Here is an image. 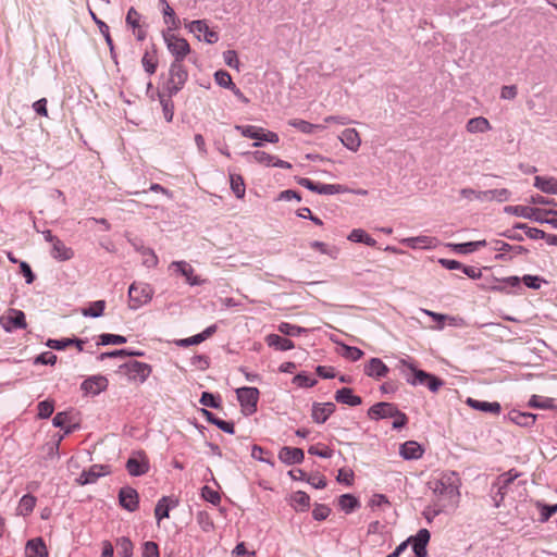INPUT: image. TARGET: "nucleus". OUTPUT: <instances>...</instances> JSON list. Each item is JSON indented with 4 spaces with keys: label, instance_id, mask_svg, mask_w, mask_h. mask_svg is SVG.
Returning a JSON list of instances; mask_svg holds the SVG:
<instances>
[{
    "label": "nucleus",
    "instance_id": "nucleus-41",
    "mask_svg": "<svg viewBox=\"0 0 557 557\" xmlns=\"http://www.w3.org/2000/svg\"><path fill=\"white\" fill-rule=\"evenodd\" d=\"M163 4L164 23L170 26V30H175L180 27V20L176 17L174 10L170 7L166 0H160Z\"/></svg>",
    "mask_w": 557,
    "mask_h": 557
},
{
    "label": "nucleus",
    "instance_id": "nucleus-17",
    "mask_svg": "<svg viewBox=\"0 0 557 557\" xmlns=\"http://www.w3.org/2000/svg\"><path fill=\"white\" fill-rule=\"evenodd\" d=\"M120 505L126 510L133 512L138 508V493L135 488L125 486L119 493Z\"/></svg>",
    "mask_w": 557,
    "mask_h": 557
},
{
    "label": "nucleus",
    "instance_id": "nucleus-49",
    "mask_svg": "<svg viewBox=\"0 0 557 557\" xmlns=\"http://www.w3.org/2000/svg\"><path fill=\"white\" fill-rule=\"evenodd\" d=\"M277 330H278V332H281L282 334L287 335V336H298V335L307 332L306 329L298 326V325L287 323V322H282L277 326Z\"/></svg>",
    "mask_w": 557,
    "mask_h": 557
},
{
    "label": "nucleus",
    "instance_id": "nucleus-16",
    "mask_svg": "<svg viewBox=\"0 0 557 557\" xmlns=\"http://www.w3.org/2000/svg\"><path fill=\"white\" fill-rule=\"evenodd\" d=\"M81 387L86 394L98 395L107 389L108 380L103 375H94L86 379Z\"/></svg>",
    "mask_w": 557,
    "mask_h": 557
},
{
    "label": "nucleus",
    "instance_id": "nucleus-28",
    "mask_svg": "<svg viewBox=\"0 0 557 557\" xmlns=\"http://www.w3.org/2000/svg\"><path fill=\"white\" fill-rule=\"evenodd\" d=\"M107 473H108V471H106L104 466L94 465L89 468V470L84 471L81 474L79 483L82 485L95 483L98 478H100Z\"/></svg>",
    "mask_w": 557,
    "mask_h": 557
},
{
    "label": "nucleus",
    "instance_id": "nucleus-10",
    "mask_svg": "<svg viewBox=\"0 0 557 557\" xmlns=\"http://www.w3.org/2000/svg\"><path fill=\"white\" fill-rule=\"evenodd\" d=\"M298 184L320 195H335L348 191V189L343 185L314 183L306 177L299 178Z\"/></svg>",
    "mask_w": 557,
    "mask_h": 557
},
{
    "label": "nucleus",
    "instance_id": "nucleus-12",
    "mask_svg": "<svg viewBox=\"0 0 557 557\" xmlns=\"http://www.w3.org/2000/svg\"><path fill=\"white\" fill-rule=\"evenodd\" d=\"M169 269L173 270L175 274L184 276L186 282L191 286H198L205 283V280L194 274L195 270L187 261H173L169 265Z\"/></svg>",
    "mask_w": 557,
    "mask_h": 557
},
{
    "label": "nucleus",
    "instance_id": "nucleus-11",
    "mask_svg": "<svg viewBox=\"0 0 557 557\" xmlns=\"http://www.w3.org/2000/svg\"><path fill=\"white\" fill-rule=\"evenodd\" d=\"M0 324L8 332L27 326L24 312L17 309H9L5 314L0 317Z\"/></svg>",
    "mask_w": 557,
    "mask_h": 557
},
{
    "label": "nucleus",
    "instance_id": "nucleus-60",
    "mask_svg": "<svg viewBox=\"0 0 557 557\" xmlns=\"http://www.w3.org/2000/svg\"><path fill=\"white\" fill-rule=\"evenodd\" d=\"M445 509L446 507L435 503L434 506H429L424 509L423 516L429 522H431L436 516H438Z\"/></svg>",
    "mask_w": 557,
    "mask_h": 557
},
{
    "label": "nucleus",
    "instance_id": "nucleus-55",
    "mask_svg": "<svg viewBox=\"0 0 557 557\" xmlns=\"http://www.w3.org/2000/svg\"><path fill=\"white\" fill-rule=\"evenodd\" d=\"M141 255H143V263H144V265H146L148 268H153V267H156L158 264V257L153 252V250H151L149 248H143L141 249Z\"/></svg>",
    "mask_w": 557,
    "mask_h": 557
},
{
    "label": "nucleus",
    "instance_id": "nucleus-5",
    "mask_svg": "<svg viewBox=\"0 0 557 557\" xmlns=\"http://www.w3.org/2000/svg\"><path fill=\"white\" fill-rule=\"evenodd\" d=\"M189 33L194 34L198 40L203 39L207 44H215L219 40V34L210 29L206 20H196L185 24Z\"/></svg>",
    "mask_w": 557,
    "mask_h": 557
},
{
    "label": "nucleus",
    "instance_id": "nucleus-58",
    "mask_svg": "<svg viewBox=\"0 0 557 557\" xmlns=\"http://www.w3.org/2000/svg\"><path fill=\"white\" fill-rule=\"evenodd\" d=\"M343 349H344V351L342 354L343 357H345L351 361H357L363 356V351L357 347L343 345Z\"/></svg>",
    "mask_w": 557,
    "mask_h": 557
},
{
    "label": "nucleus",
    "instance_id": "nucleus-46",
    "mask_svg": "<svg viewBox=\"0 0 557 557\" xmlns=\"http://www.w3.org/2000/svg\"><path fill=\"white\" fill-rule=\"evenodd\" d=\"M311 248L320 251L321 253L330 256L332 259H336L339 255V249L335 246L329 247L325 243L314 240L310 244Z\"/></svg>",
    "mask_w": 557,
    "mask_h": 557
},
{
    "label": "nucleus",
    "instance_id": "nucleus-32",
    "mask_svg": "<svg viewBox=\"0 0 557 557\" xmlns=\"http://www.w3.org/2000/svg\"><path fill=\"white\" fill-rule=\"evenodd\" d=\"M401 243L409 248H433L435 246V239L429 236H417L401 239Z\"/></svg>",
    "mask_w": 557,
    "mask_h": 557
},
{
    "label": "nucleus",
    "instance_id": "nucleus-61",
    "mask_svg": "<svg viewBox=\"0 0 557 557\" xmlns=\"http://www.w3.org/2000/svg\"><path fill=\"white\" fill-rule=\"evenodd\" d=\"M200 404L206 407H210V408H219L220 407V403L215 398V396L208 392L202 393V395L200 397Z\"/></svg>",
    "mask_w": 557,
    "mask_h": 557
},
{
    "label": "nucleus",
    "instance_id": "nucleus-47",
    "mask_svg": "<svg viewBox=\"0 0 557 557\" xmlns=\"http://www.w3.org/2000/svg\"><path fill=\"white\" fill-rule=\"evenodd\" d=\"M117 553L121 557H132L133 556V543L128 537H120L116 541Z\"/></svg>",
    "mask_w": 557,
    "mask_h": 557
},
{
    "label": "nucleus",
    "instance_id": "nucleus-48",
    "mask_svg": "<svg viewBox=\"0 0 557 557\" xmlns=\"http://www.w3.org/2000/svg\"><path fill=\"white\" fill-rule=\"evenodd\" d=\"M169 498L166 496H163L161 499L158 500L156 508H154V516L158 521V523L163 519L169 517L170 506L168 504Z\"/></svg>",
    "mask_w": 557,
    "mask_h": 557
},
{
    "label": "nucleus",
    "instance_id": "nucleus-43",
    "mask_svg": "<svg viewBox=\"0 0 557 557\" xmlns=\"http://www.w3.org/2000/svg\"><path fill=\"white\" fill-rule=\"evenodd\" d=\"M486 245V240H476V242H468L462 244H449L450 247L454 248L455 251L459 253H470L476 250L480 247H484Z\"/></svg>",
    "mask_w": 557,
    "mask_h": 557
},
{
    "label": "nucleus",
    "instance_id": "nucleus-2",
    "mask_svg": "<svg viewBox=\"0 0 557 557\" xmlns=\"http://www.w3.org/2000/svg\"><path fill=\"white\" fill-rule=\"evenodd\" d=\"M188 77V73L182 62H172L169 72V78L164 84L163 88L171 97L177 94L185 85Z\"/></svg>",
    "mask_w": 557,
    "mask_h": 557
},
{
    "label": "nucleus",
    "instance_id": "nucleus-1",
    "mask_svg": "<svg viewBox=\"0 0 557 557\" xmlns=\"http://www.w3.org/2000/svg\"><path fill=\"white\" fill-rule=\"evenodd\" d=\"M460 478L454 471L441 473L429 482L435 503L446 507L456 508L460 498Z\"/></svg>",
    "mask_w": 557,
    "mask_h": 557
},
{
    "label": "nucleus",
    "instance_id": "nucleus-33",
    "mask_svg": "<svg viewBox=\"0 0 557 557\" xmlns=\"http://www.w3.org/2000/svg\"><path fill=\"white\" fill-rule=\"evenodd\" d=\"M51 256L60 261H66L73 258L74 252L62 240L58 239L52 244Z\"/></svg>",
    "mask_w": 557,
    "mask_h": 557
},
{
    "label": "nucleus",
    "instance_id": "nucleus-54",
    "mask_svg": "<svg viewBox=\"0 0 557 557\" xmlns=\"http://www.w3.org/2000/svg\"><path fill=\"white\" fill-rule=\"evenodd\" d=\"M536 507L541 510V521H547L554 513L557 512V504L556 505H546L541 502H536Z\"/></svg>",
    "mask_w": 557,
    "mask_h": 557
},
{
    "label": "nucleus",
    "instance_id": "nucleus-13",
    "mask_svg": "<svg viewBox=\"0 0 557 557\" xmlns=\"http://www.w3.org/2000/svg\"><path fill=\"white\" fill-rule=\"evenodd\" d=\"M244 154L249 156L256 163H259L264 166L292 169V164L289 162L281 160L277 157L270 154L265 151L256 150L253 152H245Z\"/></svg>",
    "mask_w": 557,
    "mask_h": 557
},
{
    "label": "nucleus",
    "instance_id": "nucleus-19",
    "mask_svg": "<svg viewBox=\"0 0 557 557\" xmlns=\"http://www.w3.org/2000/svg\"><path fill=\"white\" fill-rule=\"evenodd\" d=\"M305 454L301 448L284 446L278 451V459L285 465H296L304 461Z\"/></svg>",
    "mask_w": 557,
    "mask_h": 557
},
{
    "label": "nucleus",
    "instance_id": "nucleus-51",
    "mask_svg": "<svg viewBox=\"0 0 557 557\" xmlns=\"http://www.w3.org/2000/svg\"><path fill=\"white\" fill-rule=\"evenodd\" d=\"M231 188L235 196L242 199L245 196V183L242 176L231 175Z\"/></svg>",
    "mask_w": 557,
    "mask_h": 557
},
{
    "label": "nucleus",
    "instance_id": "nucleus-14",
    "mask_svg": "<svg viewBox=\"0 0 557 557\" xmlns=\"http://www.w3.org/2000/svg\"><path fill=\"white\" fill-rule=\"evenodd\" d=\"M504 211L508 214L533 220L540 223L544 222L542 211L537 208H532L528 206H507L504 208Z\"/></svg>",
    "mask_w": 557,
    "mask_h": 557
},
{
    "label": "nucleus",
    "instance_id": "nucleus-44",
    "mask_svg": "<svg viewBox=\"0 0 557 557\" xmlns=\"http://www.w3.org/2000/svg\"><path fill=\"white\" fill-rule=\"evenodd\" d=\"M360 506L359 500L351 494H344L339 497V507L346 513H350Z\"/></svg>",
    "mask_w": 557,
    "mask_h": 557
},
{
    "label": "nucleus",
    "instance_id": "nucleus-57",
    "mask_svg": "<svg viewBox=\"0 0 557 557\" xmlns=\"http://www.w3.org/2000/svg\"><path fill=\"white\" fill-rule=\"evenodd\" d=\"M223 59H224V62L227 66L232 67V69H236L238 70L239 69V60H238V55L236 53L235 50H226L223 52Z\"/></svg>",
    "mask_w": 557,
    "mask_h": 557
},
{
    "label": "nucleus",
    "instance_id": "nucleus-22",
    "mask_svg": "<svg viewBox=\"0 0 557 557\" xmlns=\"http://www.w3.org/2000/svg\"><path fill=\"white\" fill-rule=\"evenodd\" d=\"M388 371V367L380 358L370 359L364 367V373L374 379L386 376Z\"/></svg>",
    "mask_w": 557,
    "mask_h": 557
},
{
    "label": "nucleus",
    "instance_id": "nucleus-18",
    "mask_svg": "<svg viewBox=\"0 0 557 557\" xmlns=\"http://www.w3.org/2000/svg\"><path fill=\"white\" fill-rule=\"evenodd\" d=\"M430 532L426 529H420L414 536H411L412 549L417 557H426V545L430 541Z\"/></svg>",
    "mask_w": 557,
    "mask_h": 557
},
{
    "label": "nucleus",
    "instance_id": "nucleus-31",
    "mask_svg": "<svg viewBox=\"0 0 557 557\" xmlns=\"http://www.w3.org/2000/svg\"><path fill=\"white\" fill-rule=\"evenodd\" d=\"M265 343L270 347H273L276 350H281V351L289 350L295 347L294 343L290 339L282 337L277 334H269L265 337Z\"/></svg>",
    "mask_w": 557,
    "mask_h": 557
},
{
    "label": "nucleus",
    "instance_id": "nucleus-27",
    "mask_svg": "<svg viewBox=\"0 0 557 557\" xmlns=\"http://www.w3.org/2000/svg\"><path fill=\"white\" fill-rule=\"evenodd\" d=\"M335 400L341 404L348 406H359L362 400L361 397L354 395L352 389L349 387H343L335 393Z\"/></svg>",
    "mask_w": 557,
    "mask_h": 557
},
{
    "label": "nucleus",
    "instance_id": "nucleus-56",
    "mask_svg": "<svg viewBox=\"0 0 557 557\" xmlns=\"http://www.w3.org/2000/svg\"><path fill=\"white\" fill-rule=\"evenodd\" d=\"M201 496L207 502H209V503H211L213 505L219 504L220 500H221L220 494L216 491L212 490L211 487H209L207 485L201 488Z\"/></svg>",
    "mask_w": 557,
    "mask_h": 557
},
{
    "label": "nucleus",
    "instance_id": "nucleus-21",
    "mask_svg": "<svg viewBox=\"0 0 557 557\" xmlns=\"http://www.w3.org/2000/svg\"><path fill=\"white\" fill-rule=\"evenodd\" d=\"M338 139L350 151L357 152L361 146V137L355 128H346Z\"/></svg>",
    "mask_w": 557,
    "mask_h": 557
},
{
    "label": "nucleus",
    "instance_id": "nucleus-62",
    "mask_svg": "<svg viewBox=\"0 0 557 557\" xmlns=\"http://www.w3.org/2000/svg\"><path fill=\"white\" fill-rule=\"evenodd\" d=\"M57 362V356L51 351H45L36 357L35 363L53 366Z\"/></svg>",
    "mask_w": 557,
    "mask_h": 557
},
{
    "label": "nucleus",
    "instance_id": "nucleus-64",
    "mask_svg": "<svg viewBox=\"0 0 557 557\" xmlns=\"http://www.w3.org/2000/svg\"><path fill=\"white\" fill-rule=\"evenodd\" d=\"M143 557H159V548L154 542H146L144 544Z\"/></svg>",
    "mask_w": 557,
    "mask_h": 557
},
{
    "label": "nucleus",
    "instance_id": "nucleus-39",
    "mask_svg": "<svg viewBox=\"0 0 557 557\" xmlns=\"http://www.w3.org/2000/svg\"><path fill=\"white\" fill-rule=\"evenodd\" d=\"M202 414L206 417L208 422L216 425L220 430H222L228 434L234 433V423L233 422L221 420L207 409H202Z\"/></svg>",
    "mask_w": 557,
    "mask_h": 557
},
{
    "label": "nucleus",
    "instance_id": "nucleus-52",
    "mask_svg": "<svg viewBox=\"0 0 557 557\" xmlns=\"http://www.w3.org/2000/svg\"><path fill=\"white\" fill-rule=\"evenodd\" d=\"M459 193L463 199H467L469 201L476 200L480 202H484V196H483L484 190H474L472 188H462Z\"/></svg>",
    "mask_w": 557,
    "mask_h": 557
},
{
    "label": "nucleus",
    "instance_id": "nucleus-45",
    "mask_svg": "<svg viewBox=\"0 0 557 557\" xmlns=\"http://www.w3.org/2000/svg\"><path fill=\"white\" fill-rule=\"evenodd\" d=\"M104 308L106 301L97 300L94 301L88 308L83 309L82 313L85 317L99 318L103 314Z\"/></svg>",
    "mask_w": 557,
    "mask_h": 557
},
{
    "label": "nucleus",
    "instance_id": "nucleus-6",
    "mask_svg": "<svg viewBox=\"0 0 557 557\" xmlns=\"http://www.w3.org/2000/svg\"><path fill=\"white\" fill-rule=\"evenodd\" d=\"M236 396L245 414H252L257 410L259 391L256 387H239Z\"/></svg>",
    "mask_w": 557,
    "mask_h": 557
},
{
    "label": "nucleus",
    "instance_id": "nucleus-40",
    "mask_svg": "<svg viewBox=\"0 0 557 557\" xmlns=\"http://www.w3.org/2000/svg\"><path fill=\"white\" fill-rule=\"evenodd\" d=\"M126 469L131 475L139 476L148 471L149 466L146 461H139L137 458H129L126 462Z\"/></svg>",
    "mask_w": 557,
    "mask_h": 557
},
{
    "label": "nucleus",
    "instance_id": "nucleus-3",
    "mask_svg": "<svg viewBox=\"0 0 557 557\" xmlns=\"http://www.w3.org/2000/svg\"><path fill=\"white\" fill-rule=\"evenodd\" d=\"M163 39L168 50L174 57L173 62H183L185 57L189 54L190 46L185 38L168 32L163 33Z\"/></svg>",
    "mask_w": 557,
    "mask_h": 557
},
{
    "label": "nucleus",
    "instance_id": "nucleus-20",
    "mask_svg": "<svg viewBox=\"0 0 557 557\" xmlns=\"http://www.w3.org/2000/svg\"><path fill=\"white\" fill-rule=\"evenodd\" d=\"M335 405L333 403H314L312 406L311 417L315 423H324L334 412Z\"/></svg>",
    "mask_w": 557,
    "mask_h": 557
},
{
    "label": "nucleus",
    "instance_id": "nucleus-26",
    "mask_svg": "<svg viewBox=\"0 0 557 557\" xmlns=\"http://www.w3.org/2000/svg\"><path fill=\"white\" fill-rule=\"evenodd\" d=\"M25 554L27 557H48L47 547L40 537L27 542Z\"/></svg>",
    "mask_w": 557,
    "mask_h": 557
},
{
    "label": "nucleus",
    "instance_id": "nucleus-4",
    "mask_svg": "<svg viewBox=\"0 0 557 557\" xmlns=\"http://www.w3.org/2000/svg\"><path fill=\"white\" fill-rule=\"evenodd\" d=\"M153 295V289L145 283H133L128 288L129 308L138 309L148 304Z\"/></svg>",
    "mask_w": 557,
    "mask_h": 557
},
{
    "label": "nucleus",
    "instance_id": "nucleus-34",
    "mask_svg": "<svg viewBox=\"0 0 557 557\" xmlns=\"http://www.w3.org/2000/svg\"><path fill=\"white\" fill-rule=\"evenodd\" d=\"M484 202H506L511 197V191L507 188L484 190Z\"/></svg>",
    "mask_w": 557,
    "mask_h": 557
},
{
    "label": "nucleus",
    "instance_id": "nucleus-38",
    "mask_svg": "<svg viewBox=\"0 0 557 557\" xmlns=\"http://www.w3.org/2000/svg\"><path fill=\"white\" fill-rule=\"evenodd\" d=\"M347 239L352 243H362L370 247H374L376 245V240L362 228H354L347 236Z\"/></svg>",
    "mask_w": 557,
    "mask_h": 557
},
{
    "label": "nucleus",
    "instance_id": "nucleus-63",
    "mask_svg": "<svg viewBox=\"0 0 557 557\" xmlns=\"http://www.w3.org/2000/svg\"><path fill=\"white\" fill-rule=\"evenodd\" d=\"M331 509L325 505H317L312 510V516L315 520L321 521L329 517Z\"/></svg>",
    "mask_w": 557,
    "mask_h": 557
},
{
    "label": "nucleus",
    "instance_id": "nucleus-24",
    "mask_svg": "<svg viewBox=\"0 0 557 557\" xmlns=\"http://www.w3.org/2000/svg\"><path fill=\"white\" fill-rule=\"evenodd\" d=\"M508 420L517 425L530 428L535 423L536 414L513 409L508 412Z\"/></svg>",
    "mask_w": 557,
    "mask_h": 557
},
{
    "label": "nucleus",
    "instance_id": "nucleus-36",
    "mask_svg": "<svg viewBox=\"0 0 557 557\" xmlns=\"http://www.w3.org/2000/svg\"><path fill=\"white\" fill-rule=\"evenodd\" d=\"M534 186L546 194H557V180L554 177L535 176Z\"/></svg>",
    "mask_w": 557,
    "mask_h": 557
},
{
    "label": "nucleus",
    "instance_id": "nucleus-25",
    "mask_svg": "<svg viewBox=\"0 0 557 557\" xmlns=\"http://www.w3.org/2000/svg\"><path fill=\"white\" fill-rule=\"evenodd\" d=\"M466 403L468 406H470L474 410L491 412L494 414H499L500 410H502L500 404L497 401H493V403L481 401V400L469 397Z\"/></svg>",
    "mask_w": 557,
    "mask_h": 557
},
{
    "label": "nucleus",
    "instance_id": "nucleus-37",
    "mask_svg": "<svg viewBox=\"0 0 557 557\" xmlns=\"http://www.w3.org/2000/svg\"><path fill=\"white\" fill-rule=\"evenodd\" d=\"M288 124L295 128H297L298 131H300L301 133L304 134H312L314 133L317 129H324L326 126L325 125H322V124H312V123H309L305 120H300V119H293V120H289L288 121Z\"/></svg>",
    "mask_w": 557,
    "mask_h": 557
},
{
    "label": "nucleus",
    "instance_id": "nucleus-53",
    "mask_svg": "<svg viewBox=\"0 0 557 557\" xmlns=\"http://www.w3.org/2000/svg\"><path fill=\"white\" fill-rule=\"evenodd\" d=\"M126 343V337L115 334H101L99 337L100 345H121Z\"/></svg>",
    "mask_w": 557,
    "mask_h": 557
},
{
    "label": "nucleus",
    "instance_id": "nucleus-30",
    "mask_svg": "<svg viewBox=\"0 0 557 557\" xmlns=\"http://www.w3.org/2000/svg\"><path fill=\"white\" fill-rule=\"evenodd\" d=\"M235 129L242 134V136L255 139L252 147H261L260 143L262 127L255 125H235Z\"/></svg>",
    "mask_w": 557,
    "mask_h": 557
},
{
    "label": "nucleus",
    "instance_id": "nucleus-23",
    "mask_svg": "<svg viewBox=\"0 0 557 557\" xmlns=\"http://www.w3.org/2000/svg\"><path fill=\"white\" fill-rule=\"evenodd\" d=\"M491 129L492 125L484 116L472 117L466 124V131L470 134H483Z\"/></svg>",
    "mask_w": 557,
    "mask_h": 557
},
{
    "label": "nucleus",
    "instance_id": "nucleus-35",
    "mask_svg": "<svg viewBox=\"0 0 557 557\" xmlns=\"http://www.w3.org/2000/svg\"><path fill=\"white\" fill-rule=\"evenodd\" d=\"M290 505L297 511H306L310 506V497L306 492L297 491L290 496Z\"/></svg>",
    "mask_w": 557,
    "mask_h": 557
},
{
    "label": "nucleus",
    "instance_id": "nucleus-9",
    "mask_svg": "<svg viewBox=\"0 0 557 557\" xmlns=\"http://www.w3.org/2000/svg\"><path fill=\"white\" fill-rule=\"evenodd\" d=\"M518 476H519V473L513 470H510L508 472H505V473L498 475V478L496 479V482L493 485L494 487L497 488V491L494 495V500H495L496 507L500 506L502 502L504 500L505 496L508 493L509 486L513 483V481Z\"/></svg>",
    "mask_w": 557,
    "mask_h": 557
},
{
    "label": "nucleus",
    "instance_id": "nucleus-50",
    "mask_svg": "<svg viewBox=\"0 0 557 557\" xmlns=\"http://www.w3.org/2000/svg\"><path fill=\"white\" fill-rule=\"evenodd\" d=\"M214 79L216 84L224 88L235 89V84L232 81L231 75L223 70L215 72Z\"/></svg>",
    "mask_w": 557,
    "mask_h": 557
},
{
    "label": "nucleus",
    "instance_id": "nucleus-29",
    "mask_svg": "<svg viewBox=\"0 0 557 557\" xmlns=\"http://www.w3.org/2000/svg\"><path fill=\"white\" fill-rule=\"evenodd\" d=\"M399 454L405 459H418L422 456L423 449L416 441H408L400 446Z\"/></svg>",
    "mask_w": 557,
    "mask_h": 557
},
{
    "label": "nucleus",
    "instance_id": "nucleus-15",
    "mask_svg": "<svg viewBox=\"0 0 557 557\" xmlns=\"http://www.w3.org/2000/svg\"><path fill=\"white\" fill-rule=\"evenodd\" d=\"M398 408L391 403H377L370 407L368 416L371 420H380L393 418L397 413Z\"/></svg>",
    "mask_w": 557,
    "mask_h": 557
},
{
    "label": "nucleus",
    "instance_id": "nucleus-59",
    "mask_svg": "<svg viewBox=\"0 0 557 557\" xmlns=\"http://www.w3.org/2000/svg\"><path fill=\"white\" fill-rule=\"evenodd\" d=\"M53 403L44 400L38 404V417L40 419H47L53 413Z\"/></svg>",
    "mask_w": 557,
    "mask_h": 557
},
{
    "label": "nucleus",
    "instance_id": "nucleus-42",
    "mask_svg": "<svg viewBox=\"0 0 557 557\" xmlns=\"http://www.w3.org/2000/svg\"><path fill=\"white\" fill-rule=\"evenodd\" d=\"M35 505L36 497L30 494H26L18 502L17 513L22 516H27L34 510Z\"/></svg>",
    "mask_w": 557,
    "mask_h": 557
},
{
    "label": "nucleus",
    "instance_id": "nucleus-8",
    "mask_svg": "<svg viewBox=\"0 0 557 557\" xmlns=\"http://www.w3.org/2000/svg\"><path fill=\"white\" fill-rule=\"evenodd\" d=\"M120 369L128 376L131 381L144 383L151 373V367L140 361H131L124 363Z\"/></svg>",
    "mask_w": 557,
    "mask_h": 557
},
{
    "label": "nucleus",
    "instance_id": "nucleus-7",
    "mask_svg": "<svg viewBox=\"0 0 557 557\" xmlns=\"http://www.w3.org/2000/svg\"><path fill=\"white\" fill-rule=\"evenodd\" d=\"M400 371L406 374L407 383L410 385H425V382L429 377V373L417 369V367L406 359H400L398 364Z\"/></svg>",
    "mask_w": 557,
    "mask_h": 557
}]
</instances>
